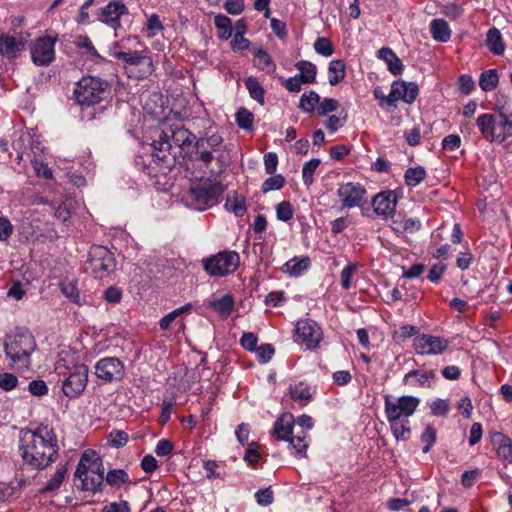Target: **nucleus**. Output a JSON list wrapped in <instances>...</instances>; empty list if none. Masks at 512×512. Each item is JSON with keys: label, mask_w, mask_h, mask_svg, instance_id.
Returning a JSON list of instances; mask_svg holds the SVG:
<instances>
[{"label": "nucleus", "mask_w": 512, "mask_h": 512, "mask_svg": "<svg viewBox=\"0 0 512 512\" xmlns=\"http://www.w3.org/2000/svg\"><path fill=\"white\" fill-rule=\"evenodd\" d=\"M195 140V135L180 123L164 122L159 139L151 144L153 161L170 169L176 164L178 158H184L188 154Z\"/></svg>", "instance_id": "nucleus-1"}, {"label": "nucleus", "mask_w": 512, "mask_h": 512, "mask_svg": "<svg viewBox=\"0 0 512 512\" xmlns=\"http://www.w3.org/2000/svg\"><path fill=\"white\" fill-rule=\"evenodd\" d=\"M19 449L24 462L34 469L46 468L58 455L56 436L46 426L21 430Z\"/></svg>", "instance_id": "nucleus-2"}, {"label": "nucleus", "mask_w": 512, "mask_h": 512, "mask_svg": "<svg viewBox=\"0 0 512 512\" xmlns=\"http://www.w3.org/2000/svg\"><path fill=\"white\" fill-rule=\"evenodd\" d=\"M37 345L32 333L26 329L16 330L6 336L4 351L10 360V366L18 370H26L31 365V354Z\"/></svg>", "instance_id": "nucleus-3"}, {"label": "nucleus", "mask_w": 512, "mask_h": 512, "mask_svg": "<svg viewBox=\"0 0 512 512\" xmlns=\"http://www.w3.org/2000/svg\"><path fill=\"white\" fill-rule=\"evenodd\" d=\"M74 478L80 482L76 484L77 488L83 491H102L104 465L95 451L87 450L82 454Z\"/></svg>", "instance_id": "nucleus-4"}, {"label": "nucleus", "mask_w": 512, "mask_h": 512, "mask_svg": "<svg viewBox=\"0 0 512 512\" xmlns=\"http://www.w3.org/2000/svg\"><path fill=\"white\" fill-rule=\"evenodd\" d=\"M109 94V84L92 76L83 77L77 82L74 89L77 103L86 106H92L105 100Z\"/></svg>", "instance_id": "nucleus-5"}, {"label": "nucleus", "mask_w": 512, "mask_h": 512, "mask_svg": "<svg viewBox=\"0 0 512 512\" xmlns=\"http://www.w3.org/2000/svg\"><path fill=\"white\" fill-rule=\"evenodd\" d=\"M240 256L235 251L224 250L202 260L204 271L211 277H224L236 271Z\"/></svg>", "instance_id": "nucleus-6"}, {"label": "nucleus", "mask_w": 512, "mask_h": 512, "mask_svg": "<svg viewBox=\"0 0 512 512\" xmlns=\"http://www.w3.org/2000/svg\"><path fill=\"white\" fill-rule=\"evenodd\" d=\"M114 266L113 255L106 247L95 245L90 248L86 269L90 270L95 278H104Z\"/></svg>", "instance_id": "nucleus-7"}, {"label": "nucleus", "mask_w": 512, "mask_h": 512, "mask_svg": "<svg viewBox=\"0 0 512 512\" xmlns=\"http://www.w3.org/2000/svg\"><path fill=\"white\" fill-rule=\"evenodd\" d=\"M87 382L88 367L84 364L76 365L63 380L62 391L68 398H77L84 392Z\"/></svg>", "instance_id": "nucleus-8"}, {"label": "nucleus", "mask_w": 512, "mask_h": 512, "mask_svg": "<svg viewBox=\"0 0 512 512\" xmlns=\"http://www.w3.org/2000/svg\"><path fill=\"white\" fill-rule=\"evenodd\" d=\"M419 405V399L413 396H402L392 401L385 397V413L387 417L408 419Z\"/></svg>", "instance_id": "nucleus-9"}, {"label": "nucleus", "mask_w": 512, "mask_h": 512, "mask_svg": "<svg viewBox=\"0 0 512 512\" xmlns=\"http://www.w3.org/2000/svg\"><path fill=\"white\" fill-rule=\"evenodd\" d=\"M223 143V138L219 134H206L195 141V159L200 161L206 168L214 159L212 152H217Z\"/></svg>", "instance_id": "nucleus-10"}, {"label": "nucleus", "mask_w": 512, "mask_h": 512, "mask_svg": "<svg viewBox=\"0 0 512 512\" xmlns=\"http://www.w3.org/2000/svg\"><path fill=\"white\" fill-rule=\"evenodd\" d=\"M337 195L345 208L361 207L367 201L366 190L359 183L348 182L340 185Z\"/></svg>", "instance_id": "nucleus-11"}, {"label": "nucleus", "mask_w": 512, "mask_h": 512, "mask_svg": "<svg viewBox=\"0 0 512 512\" xmlns=\"http://www.w3.org/2000/svg\"><path fill=\"white\" fill-rule=\"evenodd\" d=\"M95 374L106 382L118 381L124 376V365L116 357H106L96 363Z\"/></svg>", "instance_id": "nucleus-12"}, {"label": "nucleus", "mask_w": 512, "mask_h": 512, "mask_svg": "<svg viewBox=\"0 0 512 512\" xmlns=\"http://www.w3.org/2000/svg\"><path fill=\"white\" fill-rule=\"evenodd\" d=\"M128 14L126 5L120 0L109 2L105 7L98 10L97 16L101 23L117 30L121 27L120 18Z\"/></svg>", "instance_id": "nucleus-13"}, {"label": "nucleus", "mask_w": 512, "mask_h": 512, "mask_svg": "<svg viewBox=\"0 0 512 512\" xmlns=\"http://www.w3.org/2000/svg\"><path fill=\"white\" fill-rule=\"evenodd\" d=\"M296 337L306 344L307 348H316L322 340V331L315 321L301 320L296 325Z\"/></svg>", "instance_id": "nucleus-14"}, {"label": "nucleus", "mask_w": 512, "mask_h": 512, "mask_svg": "<svg viewBox=\"0 0 512 512\" xmlns=\"http://www.w3.org/2000/svg\"><path fill=\"white\" fill-rule=\"evenodd\" d=\"M31 58L34 64L46 66L55 58L54 41L50 37H40L31 47Z\"/></svg>", "instance_id": "nucleus-15"}, {"label": "nucleus", "mask_w": 512, "mask_h": 512, "mask_svg": "<svg viewBox=\"0 0 512 512\" xmlns=\"http://www.w3.org/2000/svg\"><path fill=\"white\" fill-rule=\"evenodd\" d=\"M448 345V340L427 334H423L414 339L415 351L421 355H435L442 353L447 349Z\"/></svg>", "instance_id": "nucleus-16"}, {"label": "nucleus", "mask_w": 512, "mask_h": 512, "mask_svg": "<svg viewBox=\"0 0 512 512\" xmlns=\"http://www.w3.org/2000/svg\"><path fill=\"white\" fill-rule=\"evenodd\" d=\"M224 191L221 183H214L207 187H195L190 189L193 201L198 205L213 206L216 204Z\"/></svg>", "instance_id": "nucleus-17"}, {"label": "nucleus", "mask_w": 512, "mask_h": 512, "mask_svg": "<svg viewBox=\"0 0 512 512\" xmlns=\"http://www.w3.org/2000/svg\"><path fill=\"white\" fill-rule=\"evenodd\" d=\"M113 56L118 59L122 60L125 65L128 66H143L145 69L143 71V74H150L152 71V60L150 57L142 54L138 51H115L113 52Z\"/></svg>", "instance_id": "nucleus-18"}, {"label": "nucleus", "mask_w": 512, "mask_h": 512, "mask_svg": "<svg viewBox=\"0 0 512 512\" xmlns=\"http://www.w3.org/2000/svg\"><path fill=\"white\" fill-rule=\"evenodd\" d=\"M397 195L393 191H385L377 194L372 200V206L376 214L386 216L396 209Z\"/></svg>", "instance_id": "nucleus-19"}, {"label": "nucleus", "mask_w": 512, "mask_h": 512, "mask_svg": "<svg viewBox=\"0 0 512 512\" xmlns=\"http://www.w3.org/2000/svg\"><path fill=\"white\" fill-rule=\"evenodd\" d=\"M26 41L9 35L0 37V54L8 59H13L24 49Z\"/></svg>", "instance_id": "nucleus-20"}, {"label": "nucleus", "mask_w": 512, "mask_h": 512, "mask_svg": "<svg viewBox=\"0 0 512 512\" xmlns=\"http://www.w3.org/2000/svg\"><path fill=\"white\" fill-rule=\"evenodd\" d=\"M293 424V415L290 413L283 414L276 420L273 434L279 440H288V437L294 433Z\"/></svg>", "instance_id": "nucleus-21"}, {"label": "nucleus", "mask_w": 512, "mask_h": 512, "mask_svg": "<svg viewBox=\"0 0 512 512\" xmlns=\"http://www.w3.org/2000/svg\"><path fill=\"white\" fill-rule=\"evenodd\" d=\"M434 377L435 373L433 371L412 370L404 376L403 382L412 386L430 387L431 379Z\"/></svg>", "instance_id": "nucleus-22"}, {"label": "nucleus", "mask_w": 512, "mask_h": 512, "mask_svg": "<svg viewBox=\"0 0 512 512\" xmlns=\"http://www.w3.org/2000/svg\"><path fill=\"white\" fill-rule=\"evenodd\" d=\"M378 57L386 62L389 71L393 75L401 74L403 70V64L398 56L390 48L383 47L379 49Z\"/></svg>", "instance_id": "nucleus-23"}, {"label": "nucleus", "mask_w": 512, "mask_h": 512, "mask_svg": "<svg viewBox=\"0 0 512 512\" xmlns=\"http://www.w3.org/2000/svg\"><path fill=\"white\" fill-rule=\"evenodd\" d=\"M496 116L493 114H482L477 119V126L483 137L488 141H495Z\"/></svg>", "instance_id": "nucleus-24"}, {"label": "nucleus", "mask_w": 512, "mask_h": 512, "mask_svg": "<svg viewBox=\"0 0 512 512\" xmlns=\"http://www.w3.org/2000/svg\"><path fill=\"white\" fill-rule=\"evenodd\" d=\"M392 433L397 440H407L411 432L408 419L387 417Z\"/></svg>", "instance_id": "nucleus-25"}, {"label": "nucleus", "mask_w": 512, "mask_h": 512, "mask_svg": "<svg viewBox=\"0 0 512 512\" xmlns=\"http://www.w3.org/2000/svg\"><path fill=\"white\" fill-rule=\"evenodd\" d=\"M430 31L434 40L447 42L451 37L448 23L443 19H434L430 24Z\"/></svg>", "instance_id": "nucleus-26"}, {"label": "nucleus", "mask_w": 512, "mask_h": 512, "mask_svg": "<svg viewBox=\"0 0 512 512\" xmlns=\"http://www.w3.org/2000/svg\"><path fill=\"white\" fill-rule=\"evenodd\" d=\"M295 67L299 70L298 78L303 84L314 83L316 80L317 68L316 66L305 60L298 61Z\"/></svg>", "instance_id": "nucleus-27"}, {"label": "nucleus", "mask_w": 512, "mask_h": 512, "mask_svg": "<svg viewBox=\"0 0 512 512\" xmlns=\"http://www.w3.org/2000/svg\"><path fill=\"white\" fill-rule=\"evenodd\" d=\"M309 265L310 259L308 257H294L283 265L282 271L291 276H299L303 271H305L309 267Z\"/></svg>", "instance_id": "nucleus-28"}, {"label": "nucleus", "mask_w": 512, "mask_h": 512, "mask_svg": "<svg viewBox=\"0 0 512 512\" xmlns=\"http://www.w3.org/2000/svg\"><path fill=\"white\" fill-rule=\"evenodd\" d=\"M66 465H58L55 473L49 479V481L40 489L41 493L54 492L61 486L66 474Z\"/></svg>", "instance_id": "nucleus-29"}, {"label": "nucleus", "mask_w": 512, "mask_h": 512, "mask_svg": "<svg viewBox=\"0 0 512 512\" xmlns=\"http://www.w3.org/2000/svg\"><path fill=\"white\" fill-rule=\"evenodd\" d=\"M495 141L502 142L508 136L512 135V122L509 121L504 115L496 116L495 124Z\"/></svg>", "instance_id": "nucleus-30"}, {"label": "nucleus", "mask_w": 512, "mask_h": 512, "mask_svg": "<svg viewBox=\"0 0 512 512\" xmlns=\"http://www.w3.org/2000/svg\"><path fill=\"white\" fill-rule=\"evenodd\" d=\"M208 306L214 309L221 316H228L234 306L233 297L229 294L224 295L219 299L212 300L208 303Z\"/></svg>", "instance_id": "nucleus-31"}, {"label": "nucleus", "mask_w": 512, "mask_h": 512, "mask_svg": "<svg viewBox=\"0 0 512 512\" xmlns=\"http://www.w3.org/2000/svg\"><path fill=\"white\" fill-rule=\"evenodd\" d=\"M487 46L495 55H501L504 52L502 36L497 28H491L487 33Z\"/></svg>", "instance_id": "nucleus-32"}, {"label": "nucleus", "mask_w": 512, "mask_h": 512, "mask_svg": "<svg viewBox=\"0 0 512 512\" xmlns=\"http://www.w3.org/2000/svg\"><path fill=\"white\" fill-rule=\"evenodd\" d=\"M329 83L334 86L337 85L345 77V64L342 60L336 59L329 63Z\"/></svg>", "instance_id": "nucleus-33"}, {"label": "nucleus", "mask_w": 512, "mask_h": 512, "mask_svg": "<svg viewBox=\"0 0 512 512\" xmlns=\"http://www.w3.org/2000/svg\"><path fill=\"white\" fill-rule=\"evenodd\" d=\"M498 81L497 71L490 69L481 74L479 85L483 91H491L497 86Z\"/></svg>", "instance_id": "nucleus-34"}, {"label": "nucleus", "mask_w": 512, "mask_h": 512, "mask_svg": "<svg viewBox=\"0 0 512 512\" xmlns=\"http://www.w3.org/2000/svg\"><path fill=\"white\" fill-rule=\"evenodd\" d=\"M245 86L249 91L250 96L254 100L260 104H264V90L256 78H247L245 81Z\"/></svg>", "instance_id": "nucleus-35"}, {"label": "nucleus", "mask_w": 512, "mask_h": 512, "mask_svg": "<svg viewBox=\"0 0 512 512\" xmlns=\"http://www.w3.org/2000/svg\"><path fill=\"white\" fill-rule=\"evenodd\" d=\"M403 87H404V81H395L393 82L391 86V90L389 95L387 96V107L388 108H396V102L398 100L404 101L403 96Z\"/></svg>", "instance_id": "nucleus-36"}, {"label": "nucleus", "mask_w": 512, "mask_h": 512, "mask_svg": "<svg viewBox=\"0 0 512 512\" xmlns=\"http://www.w3.org/2000/svg\"><path fill=\"white\" fill-rule=\"evenodd\" d=\"M320 96L314 91L304 93L300 98L299 108L305 112L311 113L314 111L315 106L319 103Z\"/></svg>", "instance_id": "nucleus-37"}, {"label": "nucleus", "mask_w": 512, "mask_h": 512, "mask_svg": "<svg viewBox=\"0 0 512 512\" xmlns=\"http://www.w3.org/2000/svg\"><path fill=\"white\" fill-rule=\"evenodd\" d=\"M255 58L257 59V67L261 70H266L267 72L273 73L276 69V65L272 61L270 55L264 51L263 49H258L254 53Z\"/></svg>", "instance_id": "nucleus-38"}, {"label": "nucleus", "mask_w": 512, "mask_h": 512, "mask_svg": "<svg viewBox=\"0 0 512 512\" xmlns=\"http://www.w3.org/2000/svg\"><path fill=\"white\" fill-rule=\"evenodd\" d=\"M192 308V305L190 303L177 308L173 310L172 312L168 313L166 316H164L160 321V327L163 330H167L170 328L171 323L179 316H182L183 314L188 313Z\"/></svg>", "instance_id": "nucleus-39"}, {"label": "nucleus", "mask_w": 512, "mask_h": 512, "mask_svg": "<svg viewBox=\"0 0 512 512\" xmlns=\"http://www.w3.org/2000/svg\"><path fill=\"white\" fill-rule=\"evenodd\" d=\"M105 480L110 486L120 487L128 482L129 476L123 469H112L107 473Z\"/></svg>", "instance_id": "nucleus-40"}, {"label": "nucleus", "mask_w": 512, "mask_h": 512, "mask_svg": "<svg viewBox=\"0 0 512 512\" xmlns=\"http://www.w3.org/2000/svg\"><path fill=\"white\" fill-rule=\"evenodd\" d=\"M426 176V171L423 167L418 166L409 168L405 172V182L408 186L418 185Z\"/></svg>", "instance_id": "nucleus-41"}, {"label": "nucleus", "mask_w": 512, "mask_h": 512, "mask_svg": "<svg viewBox=\"0 0 512 512\" xmlns=\"http://www.w3.org/2000/svg\"><path fill=\"white\" fill-rule=\"evenodd\" d=\"M305 439L306 433L304 431H301L297 435H294V433L290 435L287 441L290 442V445L298 455H304L306 448L308 446Z\"/></svg>", "instance_id": "nucleus-42"}, {"label": "nucleus", "mask_w": 512, "mask_h": 512, "mask_svg": "<svg viewBox=\"0 0 512 512\" xmlns=\"http://www.w3.org/2000/svg\"><path fill=\"white\" fill-rule=\"evenodd\" d=\"M30 141V135L21 133L12 143L14 150L18 152L17 159L21 161L25 155L30 158V153L26 152V142Z\"/></svg>", "instance_id": "nucleus-43"}, {"label": "nucleus", "mask_w": 512, "mask_h": 512, "mask_svg": "<svg viewBox=\"0 0 512 512\" xmlns=\"http://www.w3.org/2000/svg\"><path fill=\"white\" fill-rule=\"evenodd\" d=\"M228 211L233 212L236 216H243L246 212L245 201L243 198L228 197L225 203Z\"/></svg>", "instance_id": "nucleus-44"}, {"label": "nucleus", "mask_w": 512, "mask_h": 512, "mask_svg": "<svg viewBox=\"0 0 512 512\" xmlns=\"http://www.w3.org/2000/svg\"><path fill=\"white\" fill-rule=\"evenodd\" d=\"M320 164L319 159H311L304 164L302 169V177L305 185L309 186L313 182V174Z\"/></svg>", "instance_id": "nucleus-45"}, {"label": "nucleus", "mask_w": 512, "mask_h": 512, "mask_svg": "<svg viewBox=\"0 0 512 512\" xmlns=\"http://www.w3.org/2000/svg\"><path fill=\"white\" fill-rule=\"evenodd\" d=\"M254 115L245 108H241L236 113L237 125L242 128L249 130L252 128Z\"/></svg>", "instance_id": "nucleus-46"}, {"label": "nucleus", "mask_w": 512, "mask_h": 512, "mask_svg": "<svg viewBox=\"0 0 512 512\" xmlns=\"http://www.w3.org/2000/svg\"><path fill=\"white\" fill-rule=\"evenodd\" d=\"M60 288L62 293L69 299H71L74 303L80 304L79 301V293L76 287V282L74 281H63L60 284Z\"/></svg>", "instance_id": "nucleus-47"}, {"label": "nucleus", "mask_w": 512, "mask_h": 512, "mask_svg": "<svg viewBox=\"0 0 512 512\" xmlns=\"http://www.w3.org/2000/svg\"><path fill=\"white\" fill-rule=\"evenodd\" d=\"M314 49L318 54L325 57L332 55L334 51L331 41L326 37L317 38L314 43Z\"/></svg>", "instance_id": "nucleus-48"}, {"label": "nucleus", "mask_w": 512, "mask_h": 512, "mask_svg": "<svg viewBox=\"0 0 512 512\" xmlns=\"http://www.w3.org/2000/svg\"><path fill=\"white\" fill-rule=\"evenodd\" d=\"M284 184L285 179L282 175H274L264 181L262 184V191L267 193L271 190H279L284 186Z\"/></svg>", "instance_id": "nucleus-49"}, {"label": "nucleus", "mask_w": 512, "mask_h": 512, "mask_svg": "<svg viewBox=\"0 0 512 512\" xmlns=\"http://www.w3.org/2000/svg\"><path fill=\"white\" fill-rule=\"evenodd\" d=\"M339 107V101L334 98H324L321 102L319 101V106L317 112L320 116H325L328 113L334 112Z\"/></svg>", "instance_id": "nucleus-50"}, {"label": "nucleus", "mask_w": 512, "mask_h": 512, "mask_svg": "<svg viewBox=\"0 0 512 512\" xmlns=\"http://www.w3.org/2000/svg\"><path fill=\"white\" fill-rule=\"evenodd\" d=\"M214 23L218 29L223 30L222 37H224L225 39H228L231 36L232 29H231V20L229 17L222 15V14L216 15L214 18Z\"/></svg>", "instance_id": "nucleus-51"}, {"label": "nucleus", "mask_w": 512, "mask_h": 512, "mask_svg": "<svg viewBox=\"0 0 512 512\" xmlns=\"http://www.w3.org/2000/svg\"><path fill=\"white\" fill-rule=\"evenodd\" d=\"M436 430L431 426L427 425L424 432L421 435V441L424 443L423 452L427 453L433 446L436 440Z\"/></svg>", "instance_id": "nucleus-52"}, {"label": "nucleus", "mask_w": 512, "mask_h": 512, "mask_svg": "<svg viewBox=\"0 0 512 512\" xmlns=\"http://www.w3.org/2000/svg\"><path fill=\"white\" fill-rule=\"evenodd\" d=\"M276 215L280 221H288L293 217V209L288 201H282L277 205Z\"/></svg>", "instance_id": "nucleus-53"}, {"label": "nucleus", "mask_w": 512, "mask_h": 512, "mask_svg": "<svg viewBox=\"0 0 512 512\" xmlns=\"http://www.w3.org/2000/svg\"><path fill=\"white\" fill-rule=\"evenodd\" d=\"M291 398L295 401H309L311 399V393L308 387L302 383L291 388Z\"/></svg>", "instance_id": "nucleus-54"}, {"label": "nucleus", "mask_w": 512, "mask_h": 512, "mask_svg": "<svg viewBox=\"0 0 512 512\" xmlns=\"http://www.w3.org/2000/svg\"><path fill=\"white\" fill-rule=\"evenodd\" d=\"M256 502L261 506H268L273 503L274 496L271 487L260 489L255 493Z\"/></svg>", "instance_id": "nucleus-55"}, {"label": "nucleus", "mask_w": 512, "mask_h": 512, "mask_svg": "<svg viewBox=\"0 0 512 512\" xmlns=\"http://www.w3.org/2000/svg\"><path fill=\"white\" fill-rule=\"evenodd\" d=\"M497 455L501 459L512 463V442L509 438L503 439L502 443L498 446Z\"/></svg>", "instance_id": "nucleus-56"}, {"label": "nucleus", "mask_w": 512, "mask_h": 512, "mask_svg": "<svg viewBox=\"0 0 512 512\" xmlns=\"http://www.w3.org/2000/svg\"><path fill=\"white\" fill-rule=\"evenodd\" d=\"M404 102L411 104L418 96V86L413 82H404L403 87Z\"/></svg>", "instance_id": "nucleus-57"}, {"label": "nucleus", "mask_w": 512, "mask_h": 512, "mask_svg": "<svg viewBox=\"0 0 512 512\" xmlns=\"http://www.w3.org/2000/svg\"><path fill=\"white\" fill-rule=\"evenodd\" d=\"M214 159L217 161V168L210 170L211 177H218L221 175L226 168L229 166V159L224 155L223 152L214 156Z\"/></svg>", "instance_id": "nucleus-58"}, {"label": "nucleus", "mask_w": 512, "mask_h": 512, "mask_svg": "<svg viewBox=\"0 0 512 512\" xmlns=\"http://www.w3.org/2000/svg\"><path fill=\"white\" fill-rule=\"evenodd\" d=\"M28 391L33 396H44L48 393V387L43 380H33L28 384Z\"/></svg>", "instance_id": "nucleus-59"}, {"label": "nucleus", "mask_w": 512, "mask_h": 512, "mask_svg": "<svg viewBox=\"0 0 512 512\" xmlns=\"http://www.w3.org/2000/svg\"><path fill=\"white\" fill-rule=\"evenodd\" d=\"M109 441L114 447H122L128 441V434L122 430H114L109 434Z\"/></svg>", "instance_id": "nucleus-60"}, {"label": "nucleus", "mask_w": 512, "mask_h": 512, "mask_svg": "<svg viewBox=\"0 0 512 512\" xmlns=\"http://www.w3.org/2000/svg\"><path fill=\"white\" fill-rule=\"evenodd\" d=\"M146 27H147L149 37L155 36L159 31H161L163 29V25L159 19V16L156 14H152L148 18Z\"/></svg>", "instance_id": "nucleus-61"}, {"label": "nucleus", "mask_w": 512, "mask_h": 512, "mask_svg": "<svg viewBox=\"0 0 512 512\" xmlns=\"http://www.w3.org/2000/svg\"><path fill=\"white\" fill-rule=\"evenodd\" d=\"M18 383L17 377L12 373H2L0 374V388L5 391H10L16 387Z\"/></svg>", "instance_id": "nucleus-62"}, {"label": "nucleus", "mask_w": 512, "mask_h": 512, "mask_svg": "<svg viewBox=\"0 0 512 512\" xmlns=\"http://www.w3.org/2000/svg\"><path fill=\"white\" fill-rule=\"evenodd\" d=\"M130 505L127 501L111 502L105 505L101 512H130Z\"/></svg>", "instance_id": "nucleus-63"}, {"label": "nucleus", "mask_w": 512, "mask_h": 512, "mask_svg": "<svg viewBox=\"0 0 512 512\" xmlns=\"http://www.w3.org/2000/svg\"><path fill=\"white\" fill-rule=\"evenodd\" d=\"M346 120H347L346 112H344L342 116L331 115L328 118L325 126L329 131L335 132L338 128L343 126V124L346 122Z\"/></svg>", "instance_id": "nucleus-64"}]
</instances>
